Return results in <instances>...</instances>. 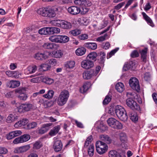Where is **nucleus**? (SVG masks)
I'll list each match as a JSON object with an SVG mask.
<instances>
[{
    "label": "nucleus",
    "mask_w": 157,
    "mask_h": 157,
    "mask_svg": "<svg viewBox=\"0 0 157 157\" xmlns=\"http://www.w3.org/2000/svg\"><path fill=\"white\" fill-rule=\"evenodd\" d=\"M42 146V143L40 141H37L33 144V148L34 149H38L41 147Z\"/></svg>",
    "instance_id": "obj_48"
},
{
    "label": "nucleus",
    "mask_w": 157,
    "mask_h": 157,
    "mask_svg": "<svg viewBox=\"0 0 157 157\" xmlns=\"http://www.w3.org/2000/svg\"><path fill=\"white\" fill-rule=\"evenodd\" d=\"M59 43H64L67 42L69 38L66 36L59 35Z\"/></svg>",
    "instance_id": "obj_43"
},
{
    "label": "nucleus",
    "mask_w": 157,
    "mask_h": 157,
    "mask_svg": "<svg viewBox=\"0 0 157 157\" xmlns=\"http://www.w3.org/2000/svg\"><path fill=\"white\" fill-rule=\"evenodd\" d=\"M47 8L44 7L40 8L37 10V13L39 15L46 17Z\"/></svg>",
    "instance_id": "obj_34"
},
{
    "label": "nucleus",
    "mask_w": 157,
    "mask_h": 157,
    "mask_svg": "<svg viewBox=\"0 0 157 157\" xmlns=\"http://www.w3.org/2000/svg\"><path fill=\"white\" fill-rule=\"evenodd\" d=\"M108 23V22L106 21H103L101 23L100 25L98 27V30H100L103 29L106 27Z\"/></svg>",
    "instance_id": "obj_55"
},
{
    "label": "nucleus",
    "mask_w": 157,
    "mask_h": 157,
    "mask_svg": "<svg viewBox=\"0 0 157 157\" xmlns=\"http://www.w3.org/2000/svg\"><path fill=\"white\" fill-rule=\"evenodd\" d=\"M101 140L105 142L107 144H110L111 142V140L107 135H101L99 136Z\"/></svg>",
    "instance_id": "obj_27"
},
{
    "label": "nucleus",
    "mask_w": 157,
    "mask_h": 157,
    "mask_svg": "<svg viewBox=\"0 0 157 157\" xmlns=\"http://www.w3.org/2000/svg\"><path fill=\"white\" fill-rule=\"evenodd\" d=\"M42 80L43 82L48 84H51L54 82L53 79L48 77H43Z\"/></svg>",
    "instance_id": "obj_46"
},
{
    "label": "nucleus",
    "mask_w": 157,
    "mask_h": 157,
    "mask_svg": "<svg viewBox=\"0 0 157 157\" xmlns=\"http://www.w3.org/2000/svg\"><path fill=\"white\" fill-rule=\"evenodd\" d=\"M30 147V145L27 144L16 148L14 150V152L18 153H23L27 151Z\"/></svg>",
    "instance_id": "obj_14"
},
{
    "label": "nucleus",
    "mask_w": 157,
    "mask_h": 157,
    "mask_svg": "<svg viewBox=\"0 0 157 157\" xmlns=\"http://www.w3.org/2000/svg\"><path fill=\"white\" fill-rule=\"evenodd\" d=\"M59 28L56 27H45L39 30V33L41 35L53 34L60 32Z\"/></svg>",
    "instance_id": "obj_4"
},
{
    "label": "nucleus",
    "mask_w": 157,
    "mask_h": 157,
    "mask_svg": "<svg viewBox=\"0 0 157 157\" xmlns=\"http://www.w3.org/2000/svg\"><path fill=\"white\" fill-rule=\"evenodd\" d=\"M63 145L60 140H57L55 141L53 145V148L55 151L58 152L62 149Z\"/></svg>",
    "instance_id": "obj_17"
},
{
    "label": "nucleus",
    "mask_w": 157,
    "mask_h": 157,
    "mask_svg": "<svg viewBox=\"0 0 157 157\" xmlns=\"http://www.w3.org/2000/svg\"><path fill=\"white\" fill-rule=\"evenodd\" d=\"M68 12L73 15H75L79 13V7L76 6H71L67 9Z\"/></svg>",
    "instance_id": "obj_15"
},
{
    "label": "nucleus",
    "mask_w": 157,
    "mask_h": 157,
    "mask_svg": "<svg viewBox=\"0 0 157 157\" xmlns=\"http://www.w3.org/2000/svg\"><path fill=\"white\" fill-rule=\"evenodd\" d=\"M126 104L132 110H139L140 107L136 101L131 98L127 99L126 101Z\"/></svg>",
    "instance_id": "obj_9"
},
{
    "label": "nucleus",
    "mask_w": 157,
    "mask_h": 157,
    "mask_svg": "<svg viewBox=\"0 0 157 157\" xmlns=\"http://www.w3.org/2000/svg\"><path fill=\"white\" fill-rule=\"evenodd\" d=\"M119 136L120 140L123 143L127 141V137L125 133L121 132L119 134Z\"/></svg>",
    "instance_id": "obj_37"
},
{
    "label": "nucleus",
    "mask_w": 157,
    "mask_h": 157,
    "mask_svg": "<svg viewBox=\"0 0 157 157\" xmlns=\"http://www.w3.org/2000/svg\"><path fill=\"white\" fill-rule=\"evenodd\" d=\"M22 133L20 130H15L10 132L6 136V138L8 140H10L14 137L19 136Z\"/></svg>",
    "instance_id": "obj_12"
},
{
    "label": "nucleus",
    "mask_w": 157,
    "mask_h": 157,
    "mask_svg": "<svg viewBox=\"0 0 157 157\" xmlns=\"http://www.w3.org/2000/svg\"><path fill=\"white\" fill-rule=\"evenodd\" d=\"M33 108V104L30 103H26L21 104L17 107L18 111L20 113L28 111Z\"/></svg>",
    "instance_id": "obj_8"
},
{
    "label": "nucleus",
    "mask_w": 157,
    "mask_h": 157,
    "mask_svg": "<svg viewBox=\"0 0 157 157\" xmlns=\"http://www.w3.org/2000/svg\"><path fill=\"white\" fill-rule=\"evenodd\" d=\"M37 68V66L35 65L29 66L26 70V72L27 74L34 73L36 71Z\"/></svg>",
    "instance_id": "obj_26"
},
{
    "label": "nucleus",
    "mask_w": 157,
    "mask_h": 157,
    "mask_svg": "<svg viewBox=\"0 0 157 157\" xmlns=\"http://www.w3.org/2000/svg\"><path fill=\"white\" fill-rule=\"evenodd\" d=\"M51 123H46L42 125V127L38 130V133L42 134L47 132L50 129L49 127L52 126Z\"/></svg>",
    "instance_id": "obj_13"
},
{
    "label": "nucleus",
    "mask_w": 157,
    "mask_h": 157,
    "mask_svg": "<svg viewBox=\"0 0 157 157\" xmlns=\"http://www.w3.org/2000/svg\"><path fill=\"white\" fill-rule=\"evenodd\" d=\"M74 3L77 6H85L87 5L86 0H75L74 1Z\"/></svg>",
    "instance_id": "obj_45"
},
{
    "label": "nucleus",
    "mask_w": 157,
    "mask_h": 157,
    "mask_svg": "<svg viewBox=\"0 0 157 157\" xmlns=\"http://www.w3.org/2000/svg\"><path fill=\"white\" fill-rule=\"evenodd\" d=\"M107 36L106 33L103 36H101L98 37L96 39V41L99 42H101L106 40V37Z\"/></svg>",
    "instance_id": "obj_54"
},
{
    "label": "nucleus",
    "mask_w": 157,
    "mask_h": 157,
    "mask_svg": "<svg viewBox=\"0 0 157 157\" xmlns=\"http://www.w3.org/2000/svg\"><path fill=\"white\" fill-rule=\"evenodd\" d=\"M107 121L109 126L114 129H120L123 128L122 124L115 118H109Z\"/></svg>",
    "instance_id": "obj_6"
},
{
    "label": "nucleus",
    "mask_w": 157,
    "mask_h": 157,
    "mask_svg": "<svg viewBox=\"0 0 157 157\" xmlns=\"http://www.w3.org/2000/svg\"><path fill=\"white\" fill-rule=\"evenodd\" d=\"M115 88L120 93L122 92L124 89V85L121 82L117 83L116 85Z\"/></svg>",
    "instance_id": "obj_35"
},
{
    "label": "nucleus",
    "mask_w": 157,
    "mask_h": 157,
    "mask_svg": "<svg viewBox=\"0 0 157 157\" xmlns=\"http://www.w3.org/2000/svg\"><path fill=\"white\" fill-rule=\"evenodd\" d=\"M119 48H117L114 49L112 50L109 54H108L107 56V59L110 58L112 56L114 55V54L118 50Z\"/></svg>",
    "instance_id": "obj_53"
},
{
    "label": "nucleus",
    "mask_w": 157,
    "mask_h": 157,
    "mask_svg": "<svg viewBox=\"0 0 157 157\" xmlns=\"http://www.w3.org/2000/svg\"><path fill=\"white\" fill-rule=\"evenodd\" d=\"M86 49L84 47H81L77 48L75 51L76 54L78 56H82L86 53Z\"/></svg>",
    "instance_id": "obj_28"
},
{
    "label": "nucleus",
    "mask_w": 157,
    "mask_h": 157,
    "mask_svg": "<svg viewBox=\"0 0 157 157\" xmlns=\"http://www.w3.org/2000/svg\"><path fill=\"white\" fill-rule=\"evenodd\" d=\"M88 154L90 157H92L94 153V147L93 144L90 145L88 149Z\"/></svg>",
    "instance_id": "obj_42"
},
{
    "label": "nucleus",
    "mask_w": 157,
    "mask_h": 157,
    "mask_svg": "<svg viewBox=\"0 0 157 157\" xmlns=\"http://www.w3.org/2000/svg\"><path fill=\"white\" fill-rule=\"evenodd\" d=\"M79 39L81 40L87 39L88 38V35L86 34H82L79 36Z\"/></svg>",
    "instance_id": "obj_63"
},
{
    "label": "nucleus",
    "mask_w": 157,
    "mask_h": 157,
    "mask_svg": "<svg viewBox=\"0 0 157 157\" xmlns=\"http://www.w3.org/2000/svg\"><path fill=\"white\" fill-rule=\"evenodd\" d=\"M59 35L52 36L49 38L50 41L58 43H59Z\"/></svg>",
    "instance_id": "obj_36"
},
{
    "label": "nucleus",
    "mask_w": 157,
    "mask_h": 157,
    "mask_svg": "<svg viewBox=\"0 0 157 157\" xmlns=\"http://www.w3.org/2000/svg\"><path fill=\"white\" fill-rule=\"evenodd\" d=\"M100 63H104L105 59V54L103 52H100Z\"/></svg>",
    "instance_id": "obj_56"
},
{
    "label": "nucleus",
    "mask_w": 157,
    "mask_h": 157,
    "mask_svg": "<svg viewBox=\"0 0 157 157\" xmlns=\"http://www.w3.org/2000/svg\"><path fill=\"white\" fill-rule=\"evenodd\" d=\"M56 13L54 10L47 8L46 17H55Z\"/></svg>",
    "instance_id": "obj_31"
},
{
    "label": "nucleus",
    "mask_w": 157,
    "mask_h": 157,
    "mask_svg": "<svg viewBox=\"0 0 157 157\" xmlns=\"http://www.w3.org/2000/svg\"><path fill=\"white\" fill-rule=\"evenodd\" d=\"M62 20H57L51 21L50 23L54 26L60 27Z\"/></svg>",
    "instance_id": "obj_49"
},
{
    "label": "nucleus",
    "mask_w": 157,
    "mask_h": 157,
    "mask_svg": "<svg viewBox=\"0 0 157 157\" xmlns=\"http://www.w3.org/2000/svg\"><path fill=\"white\" fill-rule=\"evenodd\" d=\"M60 27L64 29H69L72 27L71 23L70 22L62 20Z\"/></svg>",
    "instance_id": "obj_19"
},
{
    "label": "nucleus",
    "mask_w": 157,
    "mask_h": 157,
    "mask_svg": "<svg viewBox=\"0 0 157 157\" xmlns=\"http://www.w3.org/2000/svg\"><path fill=\"white\" fill-rule=\"evenodd\" d=\"M114 110L117 116L120 120L124 121L127 120L128 117L123 107L121 105H117L115 106Z\"/></svg>",
    "instance_id": "obj_1"
},
{
    "label": "nucleus",
    "mask_w": 157,
    "mask_h": 157,
    "mask_svg": "<svg viewBox=\"0 0 157 157\" xmlns=\"http://www.w3.org/2000/svg\"><path fill=\"white\" fill-rule=\"evenodd\" d=\"M75 63L74 61H68L66 63L64 66L66 69H72L75 66Z\"/></svg>",
    "instance_id": "obj_39"
},
{
    "label": "nucleus",
    "mask_w": 157,
    "mask_h": 157,
    "mask_svg": "<svg viewBox=\"0 0 157 157\" xmlns=\"http://www.w3.org/2000/svg\"><path fill=\"white\" fill-rule=\"evenodd\" d=\"M18 117L15 114H11L7 117L6 121L8 123L12 122L17 119Z\"/></svg>",
    "instance_id": "obj_23"
},
{
    "label": "nucleus",
    "mask_w": 157,
    "mask_h": 157,
    "mask_svg": "<svg viewBox=\"0 0 157 157\" xmlns=\"http://www.w3.org/2000/svg\"><path fill=\"white\" fill-rule=\"evenodd\" d=\"M98 131L100 132H104L107 129V126L103 123H101L97 127Z\"/></svg>",
    "instance_id": "obj_38"
},
{
    "label": "nucleus",
    "mask_w": 157,
    "mask_h": 157,
    "mask_svg": "<svg viewBox=\"0 0 157 157\" xmlns=\"http://www.w3.org/2000/svg\"><path fill=\"white\" fill-rule=\"evenodd\" d=\"M70 33L73 36H75L81 33V31L79 29H76L71 31Z\"/></svg>",
    "instance_id": "obj_61"
},
{
    "label": "nucleus",
    "mask_w": 157,
    "mask_h": 157,
    "mask_svg": "<svg viewBox=\"0 0 157 157\" xmlns=\"http://www.w3.org/2000/svg\"><path fill=\"white\" fill-rule=\"evenodd\" d=\"M109 157H122V155L115 150H112L109 152Z\"/></svg>",
    "instance_id": "obj_30"
},
{
    "label": "nucleus",
    "mask_w": 157,
    "mask_h": 157,
    "mask_svg": "<svg viewBox=\"0 0 157 157\" xmlns=\"http://www.w3.org/2000/svg\"><path fill=\"white\" fill-rule=\"evenodd\" d=\"M142 14L144 18L146 21L147 24L152 27L154 26V24L152 20L148 17L146 14L144 12H142Z\"/></svg>",
    "instance_id": "obj_25"
},
{
    "label": "nucleus",
    "mask_w": 157,
    "mask_h": 157,
    "mask_svg": "<svg viewBox=\"0 0 157 157\" xmlns=\"http://www.w3.org/2000/svg\"><path fill=\"white\" fill-rule=\"evenodd\" d=\"M69 96V92L64 90L61 92L57 98V103L60 106H62L67 102Z\"/></svg>",
    "instance_id": "obj_2"
},
{
    "label": "nucleus",
    "mask_w": 157,
    "mask_h": 157,
    "mask_svg": "<svg viewBox=\"0 0 157 157\" xmlns=\"http://www.w3.org/2000/svg\"><path fill=\"white\" fill-rule=\"evenodd\" d=\"M26 89L25 88H19L15 90L17 94V97L21 101H26L28 98L26 94Z\"/></svg>",
    "instance_id": "obj_5"
},
{
    "label": "nucleus",
    "mask_w": 157,
    "mask_h": 157,
    "mask_svg": "<svg viewBox=\"0 0 157 157\" xmlns=\"http://www.w3.org/2000/svg\"><path fill=\"white\" fill-rule=\"evenodd\" d=\"M29 121L27 119H23L16 122L14 126L15 128H18L24 126L27 124L28 123Z\"/></svg>",
    "instance_id": "obj_18"
},
{
    "label": "nucleus",
    "mask_w": 157,
    "mask_h": 157,
    "mask_svg": "<svg viewBox=\"0 0 157 157\" xmlns=\"http://www.w3.org/2000/svg\"><path fill=\"white\" fill-rule=\"evenodd\" d=\"M143 78L146 81L149 80L151 78V75L150 73L149 72L145 73L143 75Z\"/></svg>",
    "instance_id": "obj_58"
},
{
    "label": "nucleus",
    "mask_w": 157,
    "mask_h": 157,
    "mask_svg": "<svg viewBox=\"0 0 157 157\" xmlns=\"http://www.w3.org/2000/svg\"><path fill=\"white\" fill-rule=\"evenodd\" d=\"M97 56L98 54L97 53L93 52L90 53L87 56L86 58L90 60H92L94 61H95L97 60Z\"/></svg>",
    "instance_id": "obj_29"
},
{
    "label": "nucleus",
    "mask_w": 157,
    "mask_h": 157,
    "mask_svg": "<svg viewBox=\"0 0 157 157\" xmlns=\"http://www.w3.org/2000/svg\"><path fill=\"white\" fill-rule=\"evenodd\" d=\"M8 152L7 148L4 147H0V154H6Z\"/></svg>",
    "instance_id": "obj_60"
},
{
    "label": "nucleus",
    "mask_w": 157,
    "mask_h": 157,
    "mask_svg": "<svg viewBox=\"0 0 157 157\" xmlns=\"http://www.w3.org/2000/svg\"><path fill=\"white\" fill-rule=\"evenodd\" d=\"M94 66V62L88 59L83 60L81 63V67L86 69H89Z\"/></svg>",
    "instance_id": "obj_10"
},
{
    "label": "nucleus",
    "mask_w": 157,
    "mask_h": 157,
    "mask_svg": "<svg viewBox=\"0 0 157 157\" xmlns=\"http://www.w3.org/2000/svg\"><path fill=\"white\" fill-rule=\"evenodd\" d=\"M50 54L49 52L47 51H44L43 53L38 52L35 54L34 57L36 59L38 60L46 59L49 57Z\"/></svg>",
    "instance_id": "obj_11"
},
{
    "label": "nucleus",
    "mask_w": 157,
    "mask_h": 157,
    "mask_svg": "<svg viewBox=\"0 0 157 157\" xmlns=\"http://www.w3.org/2000/svg\"><path fill=\"white\" fill-rule=\"evenodd\" d=\"M20 82L19 81L11 80L8 82L7 84L8 86L11 88H14L20 86Z\"/></svg>",
    "instance_id": "obj_20"
},
{
    "label": "nucleus",
    "mask_w": 157,
    "mask_h": 157,
    "mask_svg": "<svg viewBox=\"0 0 157 157\" xmlns=\"http://www.w3.org/2000/svg\"><path fill=\"white\" fill-rule=\"evenodd\" d=\"M37 124L36 122H33L29 123L27 126V128L28 129H30L34 128L36 127Z\"/></svg>",
    "instance_id": "obj_50"
},
{
    "label": "nucleus",
    "mask_w": 157,
    "mask_h": 157,
    "mask_svg": "<svg viewBox=\"0 0 157 157\" xmlns=\"http://www.w3.org/2000/svg\"><path fill=\"white\" fill-rule=\"evenodd\" d=\"M83 77L84 79H88L90 78L89 71H85L83 73Z\"/></svg>",
    "instance_id": "obj_59"
},
{
    "label": "nucleus",
    "mask_w": 157,
    "mask_h": 157,
    "mask_svg": "<svg viewBox=\"0 0 157 157\" xmlns=\"http://www.w3.org/2000/svg\"><path fill=\"white\" fill-rule=\"evenodd\" d=\"M90 86L89 83H84L83 86L80 89V92L82 93L86 92L89 88Z\"/></svg>",
    "instance_id": "obj_40"
},
{
    "label": "nucleus",
    "mask_w": 157,
    "mask_h": 157,
    "mask_svg": "<svg viewBox=\"0 0 157 157\" xmlns=\"http://www.w3.org/2000/svg\"><path fill=\"white\" fill-rule=\"evenodd\" d=\"M84 46L89 49L92 50L96 49L97 47L96 43L94 42L86 43L84 44Z\"/></svg>",
    "instance_id": "obj_21"
},
{
    "label": "nucleus",
    "mask_w": 157,
    "mask_h": 157,
    "mask_svg": "<svg viewBox=\"0 0 157 157\" xmlns=\"http://www.w3.org/2000/svg\"><path fill=\"white\" fill-rule=\"evenodd\" d=\"M50 54L49 55V57H53L55 58H60L63 55V52L61 50H57L56 51H54L52 52H48Z\"/></svg>",
    "instance_id": "obj_16"
},
{
    "label": "nucleus",
    "mask_w": 157,
    "mask_h": 157,
    "mask_svg": "<svg viewBox=\"0 0 157 157\" xmlns=\"http://www.w3.org/2000/svg\"><path fill=\"white\" fill-rule=\"evenodd\" d=\"M129 85L130 86L133 90L137 92L140 90V87L139 82L138 79L135 77L131 78L129 80Z\"/></svg>",
    "instance_id": "obj_7"
},
{
    "label": "nucleus",
    "mask_w": 157,
    "mask_h": 157,
    "mask_svg": "<svg viewBox=\"0 0 157 157\" xmlns=\"http://www.w3.org/2000/svg\"><path fill=\"white\" fill-rule=\"evenodd\" d=\"M79 13L83 15L86 13L89 10L87 7H83L80 9L79 8Z\"/></svg>",
    "instance_id": "obj_52"
},
{
    "label": "nucleus",
    "mask_w": 157,
    "mask_h": 157,
    "mask_svg": "<svg viewBox=\"0 0 157 157\" xmlns=\"http://www.w3.org/2000/svg\"><path fill=\"white\" fill-rule=\"evenodd\" d=\"M139 56V53L136 50L133 51L131 54V56L132 58L137 57Z\"/></svg>",
    "instance_id": "obj_62"
},
{
    "label": "nucleus",
    "mask_w": 157,
    "mask_h": 157,
    "mask_svg": "<svg viewBox=\"0 0 157 157\" xmlns=\"http://www.w3.org/2000/svg\"><path fill=\"white\" fill-rule=\"evenodd\" d=\"M40 67L42 69L41 70L44 71L48 70L50 68V67L48 65L45 64H42Z\"/></svg>",
    "instance_id": "obj_57"
},
{
    "label": "nucleus",
    "mask_w": 157,
    "mask_h": 157,
    "mask_svg": "<svg viewBox=\"0 0 157 157\" xmlns=\"http://www.w3.org/2000/svg\"><path fill=\"white\" fill-rule=\"evenodd\" d=\"M54 94V92L52 90L48 91L47 94H44L43 97L46 98L51 99L52 98Z\"/></svg>",
    "instance_id": "obj_41"
},
{
    "label": "nucleus",
    "mask_w": 157,
    "mask_h": 157,
    "mask_svg": "<svg viewBox=\"0 0 157 157\" xmlns=\"http://www.w3.org/2000/svg\"><path fill=\"white\" fill-rule=\"evenodd\" d=\"M130 119L133 121H136L138 120V117L136 113L133 110H132L129 113Z\"/></svg>",
    "instance_id": "obj_33"
},
{
    "label": "nucleus",
    "mask_w": 157,
    "mask_h": 157,
    "mask_svg": "<svg viewBox=\"0 0 157 157\" xmlns=\"http://www.w3.org/2000/svg\"><path fill=\"white\" fill-rule=\"evenodd\" d=\"M96 150L98 154L101 155L105 153L108 150L107 145L101 141H97L95 144Z\"/></svg>",
    "instance_id": "obj_3"
},
{
    "label": "nucleus",
    "mask_w": 157,
    "mask_h": 157,
    "mask_svg": "<svg viewBox=\"0 0 157 157\" xmlns=\"http://www.w3.org/2000/svg\"><path fill=\"white\" fill-rule=\"evenodd\" d=\"M55 44L51 43H46L44 44L43 47L48 49H52L54 48Z\"/></svg>",
    "instance_id": "obj_47"
},
{
    "label": "nucleus",
    "mask_w": 157,
    "mask_h": 157,
    "mask_svg": "<svg viewBox=\"0 0 157 157\" xmlns=\"http://www.w3.org/2000/svg\"><path fill=\"white\" fill-rule=\"evenodd\" d=\"M135 64L132 61H130L126 63L124 65L123 69L124 71H126L129 69H132Z\"/></svg>",
    "instance_id": "obj_24"
},
{
    "label": "nucleus",
    "mask_w": 157,
    "mask_h": 157,
    "mask_svg": "<svg viewBox=\"0 0 157 157\" xmlns=\"http://www.w3.org/2000/svg\"><path fill=\"white\" fill-rule=\"evenodd\" d=\"M60 128V127L59 125L55 126L51 130L49 133V135L51 136H53L56 135L59 132Z\"/></svg>",
    "instance_id": "obj_22"
},
{
    "label": "nucleus",
    "mask_w": 157,
    "mask_h": 157,
    "mask_svg": "<svg viewBox=\"0 0 157 157\" xmlns=\"http://www.w3.org/2000/svg\"><path fill=\"white\" fill-rule=\"evenodd\" d=\"M111 100V96L109 95H107L106 96L104 100L103 101V105H106L108 104Z\"/></svg>",
    "instance_id": "obj_51"
},
{
    "label": "nucleus",
    "mask_w": 157,
    "mask_h": 157,
    "mask_svg": "<svg viewBox=\"0 0 157 157\" xmlns=\"http://www.w3.org/2000/svg\"><path fill=\"white\" fill-rule=\"evenodd\" d=\"M22 143L26 142L30 139V136L28 134H25L20 136Z\"/></svg>",
    "instance_id": "obj_44"
},
{
    "label": "nucleus",
    "mask_w": 157,
    "mask_h": 157,
    "mask_svg": "<svg viewBox=\"0 0 157 157\" xmlns=\"http://www.w3.org/2000/svg\"><path fill=\"white\" fill-rule=\"evenodd\" d=\"M147 48H145L144 49L142 50L140 52L141 59L144 62H146V58L147 57Z\"/></svg>",
    "instance_id": "obj_32"
},
{
    "label": "nucleus",
    "mask_w": 157,
    "mask_h": 157,
    "mask_svg": "<svg viewBox=\"0 0 157 157\" xmlns=\"http://www.w3.org/2000/svg\"><path fill=\"white\" fill-rule=\"evenodd\" d=\"M52 105L51 102H50L46 100L43 105L45 108H47L51 107Z\"/></svg>",
    "instance_id": "obj_64"
}]
</instances>
